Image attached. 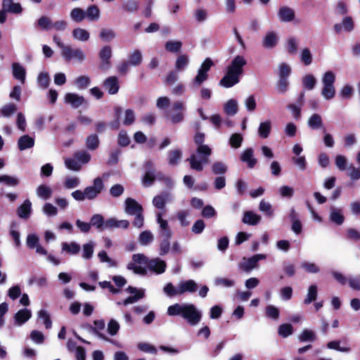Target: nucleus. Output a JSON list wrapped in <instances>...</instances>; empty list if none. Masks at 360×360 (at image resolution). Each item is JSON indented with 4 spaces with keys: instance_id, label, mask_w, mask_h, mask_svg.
<instances>
[{
    "instance_id": "nucleus-1",
    "label": "nucleus",
    "mask_w": 360,
    "mask_h": 360,
    "mask_svg": "<svg viewBox=\"0 0 360 360\" xmlns=\"http://www.w3.org/2000/svg\"><path fill=\"white\" fill-rule=\"evenodd\" d=\"M247 60L243 56H236L226 68V73L219 82V84L225 88H230L240 82V77L243 73V67Z\"/></svg>"
},
{
    "instance_id": "nucleus-2",
    "label": "nucleus",
    "mask_w": 360,
    "mask_h": 360,
    "mask_svg": "<svg viewBox=\"0 0 360 360\" xmlns=\"http://www.w3.org/2000/svg\"><path fill=\"white\" fill-rule=\"evenodd\" d=\"M167 314L169 316H181L191 326L197 325L202 318L201 312L193 304H174L168 307Z\"/></svg>"
},
{
    "instance_id": "nucleus-3",
    "label": "nucleus",
    "mask_w": 360,
    "mask_h": 360,
    "mask_svg": "<svg viewBox=\"0 0 360 360\" xmlns=\"http://www.w3.org/2000/svg\"><path fill=\"white\" fill-rule=\"evenodd\" d=\"M212 154V148L210 146L196 147L195 150L186 160L192 169L201 172L204 165L209 162V158Z\"/></svg>"
},
{
    "instance_id": "nucleus-4",
    "label": "nucleus",
    "mask_w": 360,
    "mask_h": 360,
    "mask_svg": "<svg viewBox=\"0 0 360 360\" xmlns=\"http://www.w3.org/2000/svg\"><path fill=\"white\" fill-rule=\"evenodd\" d=\"M53 41L60 49L61 56L66 61L70 62L74 60L78 63H82L85 60L86 55L81 49H74L70 45H65L57 35L53 37Z\"/></svg>"
},
{
    "instance_id": "nucleus-5",
    "label": "nucleus",
    "mask_w": 360,
    "mask_h": 360,
    "mask_svg": "<svg viewBox=\"0 0 360 360\" xmlns=\"http://www.w3.org/2000/svg\"><path fill=\"white\" fill-rule=\"evenodd\" d=\"M335 79L336 75L331 70L326 71L322 75L321 83L323 88L321 94L327 101L331 100L335 96Z\"/></svg>"
},
{
    "instance_id": "nucleus-6",
    "label": "nucleus",
    "mask_w": 360,
    "mask_h": 360,
    "mask_svg": "<svg viewBox=\"0 0 360 360\" xmlns=\"http://www.w3.org/2000/svg\"><path fill=\"white\" fill-rule=\"evenodd\" d=\"M134 263L147 265L148 270H165L167 265L165 261L160 258H155L148 261L147 257L143 254H135L132 257Z\"/></svg>"
},
{
    "instance_id": "nucleus-7",
    "label": "nucleus",
    "mask_w": 360,
    "mask_h": 360,
    "mask_svg": "<svg viewBox=\"0 0 360 360\" xmlns=\"http://www.w3.org/2000/svg\"><path fill=\"white\" fill-rule=\"evenodd\" d=\"M185 110V103L182 101H177L172 104L171 109L167 111L165 116L173 124L179 123L183 122L184 119V112Z\"/></svg>"
},
{
    "instance_id": "nucleus-8",
    "label": "nucleus",
    "mask_w": 360,
    "mask_h": 360,
    "mask_svg": "<svg viewBox=\"0 0 360 360\" xmlns=\"http://www.w3.org/2000/svg\"><path fill=\"white\" fill-rule=\"evenodd\" d=\"M214 65L210 58H207L201 64L198 70L196 76L191 80V84L193 86L198 87L205 82L209 77L208 72Z\"/></svg>"
},
{
    "instance_id": "nucleus-9",
    "label": "nucleus",
    "mask_w": 360,
    "mask_h": 360,
    "mask_svg": "<svg viewBox=\"0 0 360 360\" xmlns=\"http://www.w3.org/2000/svg\"><path fill=\"white\" fill-rule=\"evenodd\" d=\"M104 188L103 180L101 177L94 179L92 186L84 188V195L86 199L91 200L95 199Z\"/></svg>"
},
{
    "instance_id": "nucleus-10",
    "label": "nucleus",
    "mask_w": 360,
    "mask_h": 360,
    "mask_svg": "<svg viewBox=\"0 0 360 360\" xmlns=\"http://www.w3.org/2000/svg\"><path fill=\"white\" fill-rule=\"evenodd\" d=\"M26 245L30 250L35 249V252L38 255H47V250L40 245L39 238L35 233H30L27 236Z\"/></svg>"
},
{
    "instance_id": "nucleus-11",
    "label": "nucleus",
    "mask_w": 360,
    "mask_h": 360,
    "mask_svg": "<svg viewBox=\"0 0 360 360\" xmlns=\"http://www.w3.org/2000/svg\"><path fill=\"white\" fill-rule=\"evenodd\" d=\"M99 58L101 60V64L99 68L102 70H108L110 66V58L112 57V49L110 46H103L99 51Z\"/></svg>"
},
{
    "instance_id": "nucleus-12",
    "label": "nucleus",
    "mask_w": 360,
    "mask_h": 360,
    "mask_svg": "<svg viewBox=\"0 0 360 360\" xmlns=\"http://www.w3.org/2000/svg\"><path fill=\"white\" fill-rule=\"evenodd\" d=\"M144 168L146 172L142 178V184L144 186L149 187L152 186L156 179L153 163L151 161L146 162L144 165Z\"/></svg>"
},
{
    "instance_id": "nucleus-13",
    "label": "nucleus",
    "mask_w": 360,
    "mask_h": 360,
    "mask_svg": "<svg viewBox=\"0 0 360 360\" xmlns=\"http://www.w3.org/2000/svg\"><path fill=\"white\" fill-rule=\"evenodd\" d=\"M278 18L281 22H290L295 19V11L293 8L283 6L278 11Z\"/></svg>"
},
{
    "instance_id": "nucleus-14",
    "label": "nucleus",
    "mask_w": 360,
    "mask_h": 360,
    "mask_svg": "<svg viewBox=\"0 0 360 360\" xmlns=\"http://www.w3.org/2000/svg\"><path fill=\"white\" fill-rule=\"evenodd\" d=\"M162 212L156 213V221L160 229L159 234L160 237L171 238L172 235V231L169 227L167 221L162 219Z\"/></svg>"
},
{
    "instance_id": "nucleus-15",
    "label": "nucleus",
    "mask_w": 360,
    "mask_h": 360,
    "mask_svg": "<svg viewBox=\"0 0 360 360\" xmlns=\"http://www.w3.org/2000/svg\"><path fill=\"white\" fill-rule=\"evenodd\" d=\"M124 211L129 215H134L143 212L141 205L133 198H127L124 202Z\"/></svg>"
},
{
    "instance_id": "nucleus-16",
    "label": "nucleus",
    "mask_w": 360,
    "mask_h": 360,
    "mask_svg": "<svg viewBox=\"0 0 360 360\" xmlns=\"http://www.w3.org/2000/svg\"><path fill=\"white\" fill-rule=\"evenodd\" d=\"M172 200V196L169 192H162L155 195L153 199V205L158 210H164L167 202Z\"/></svg>"
},
{
    "instance_id": "nucleus-17",
    "label": "nucleus",
    "mask_w": 360,
    "mask_h": 360,
    "mask_svg": "<svg viewBox=\"0 0 360 360\" xmlns=\"http://www.w3.org/2000/svg\"><path fill=\"white\" fill-rule=\"evenodd\" d=\"M64 101L65 103L70 104L73 108H78L84 103V98L75 93H67L65 95Z\"/></svg>"
},
{
    "instance_id": "nucleus-18",
    "label": "nucleus",
    "mask_w": 360,
    "mask_h": 360,
    "mask_svg": "<svg viewBox=\"0 0 360 360\" xmlns=\"http://www.w3.org/2000/svg\"><path fill=\"white\" fill-rule=\"evenodd\" d=\"M354 22L350 16L343 18L341 23H337L334 25L333 29L336 33H340L342 30L351 32L354 30Z\"/></svg>"
},
{
    "instance_id": "nucleus-19",
    "label": "nucleus",
    "mask_w": 360,
    "mask_h": 360,
    "mask_svg": "<svg viewBox=\"0 0 360 360\" xmlns=\"http://www.w3.org/2000/svg\"><path fill=\"white\" fill-rule=\"evenodd\" d=\"M105 89L110 94H115L118 92L120 89V84L118 79L115 76H111L108 77L103 84Z\"/></svg>"
},
{
    "instance_id": "nucleus-20",
    "label": "nucleus",
    "mask_w": 360,
    "mask_h": 360,
    "mask_svg": "<svg viewBox=\"0 0 360 360\" xmlns=\"http://www.w3.org/2000/svg\"><path fill=\"white\" fill-rule=\"evenodd\" d=\"M129 226V221L126 219L117 220L115 218H110L105 221V227L109 229H127Z\"/></svg>"
},
{
    "instance_id": "nucleus-21",
    "label": "nucleus",
    "mask_w": 360,
    "mask_h": 360,
    "mask_svg": "<svg viewBox=\"0 0 360 360\" xmlns=\"http://www.w3.org/2000/svg\"><path fill=\"white\" fill-rule=\"evenodd\" d=\"M12 71L13 77L19 80L21 84H25L26 77L25 68L18 63H13L12 64Z\"/></svg>"
},
{
    "instance_id": "nucleus-22",
    "label": "nucleus",
    "mask_w": 360,
    "mask_h": 360,
    "mask_svg": "<svg viewBox=\"0 0 360 360\" xmlns=\"http://www.w3.org/2000/svg\"><path fill=\"white\" fill-rule=\"evenodd\" d=\"M81 250L80 245L76 242L67 243L64 242L61 244L62 252H65L70 255H76Z\"/></svg>"
},
{
    "instance_id": "nucleus-23",
    "label": "nucleus",
    "mask_w": 360,
    "mask_h": 360,
    "mask_svg": "<svg viewBox=\"0 0 360 360\" xmlns=\"http://www.w3.org/2000/svg\"><path fill=\"white\" fill-rule=\"evenodd\" d=\"M32 213V202L30 200H25L23 203L18 208L17 214L22 219H28Z\"/></svg>"
},
{
    "instance_id": "nucleus-24",
    "label": "nucleus",
    "mask_w": 360,
    "mask_h": 360,
    "mask_svg": "<svg viewBox=\"0 0 360 360\" xmlns=\"http://www.w3.org/2000/svg\"><path fill=\"white\" fill-rule=\"evenodd\" d=\"M254 151L252 148H246L240 155V160L246 162L249 168H253L257 164V159L254 158Z\"/></svg>"
},
{
    "instance_id": "nucleus-25",
    "label": "nucleus",
    "mask_w": 360,
    "mask_h": 360,
    "mask_svg": "<svg viewBox=\"0 0 360 360\" xmlns=\"http://www.w3.org/2000/svg\"><path fill=\"white\" fill-rule=\"evenodd\" d=\"M2 8L7 12L14 14H19L22 11L20 4L13 2V0H3Z\"/></svg>"
},
{
    "instance_id": "nucleus-26",
    "label": "nucleus",
    "mask_w": 360,
    "mask_h": 360,
    "mask_svg": "<svg viewBox=\"0 0 360 360\" xmlns=\"http://www.w3.org/2000/svg\"><path fill=\"white\" fill-rule=\"evenodd\" d=\"M266 256L264 255L258 254L252 256L248 259H243V265L244 266V270H252V269L257 268V262L262 259H265Z\"/></svg>"
},
{
    "instance_id": "nucleus-27",
    "label": "nucleus",
    "mask_w": 360,
    "mask_h": 360,
    "mask_svg": "<svg viewBox=\"0 0 360 360\" xmlns=\"http://www.w3.org/2000/svg\"><path fill=\"white\" fill-rule=\"evenodd\" d=\"M261 221V216L252 211H246L244 212L242 221L250 226H255Z\"/></svg>"
},
{
    "instance_id": "nucleus-28",
    "label": "nucleus",
    "mask_w": 360,
    "mask_h": 360,
    "mask_svg": "<svg viewBox=\"0 0 360 360\" xmlns=\"http://www.w3.org/2000/svg\"><path fill=\"white\" fill-rule=\"evenodd\" d=\"M330 220L336 225H341L345 221L342 210L339 208L331 207L329 215Z\"/></svg>"
},
{
    "instance_id": "nucleus-29",
    "label": "nucleus",
    "mask_w": 360,
    "mask_h": 360,
    "mask_svg": "<svg viewBox=\"0 0 360 360\" xmlns=\"http://www.w3.org/2000/svg\"><path fill=\"white\" fill-rule=\"evenodd\" d=\"M198 289V285L193 280H188L181 282L179 285V294L184 292H195Z\"/></svg>"
},
{
    "instance_id": "nucleus-30",
    "label": "nucleus",
    "mask_w": 360,
    "mask_h": 360,
    "mask_svg": "<svg viewBox=\"0 0 360 360\" xmlns=\"http://www.w3.org/2000/svg\"><path fill=\"white\" fill-rule=\"evenodd\" d=\"M34 145V139L29 135H23L18 141V146L20 150L31 148Z\"/></svg>"
},
{
    "instance_id": "nucleus-31",
    "label": "nucleus",
    "mask_w": 360,
    "mask_h": 360,
    "mask_svg": "<svg viewBox=\"0 0 360 360\" xmlns=\"http://www.w3.org/2000/svg\"><path fill=\"white\" fill-rule=\"evenodd\" d=\"M278 42V36L274 32H267L262 41V45L266 49L274 48Z\"/></svg>"
},
{
    "instance_id": "nucleus-32",
    "label": "nucleus",
    "mask_w": 360,
    "mask_h": 360,
    "mask_svg": "<svg viewBox=\"0 0 360 360\" xmlns=\"http://www.w3.org/2000/svg\"><path fill=\"white\" fill-rule=\"evenodd\" d=\"M32 316L31 311L27 309H20L14 316L15 321L18 325L27 322Z\"/></svg>"
},
{
    "instance_id": "nucleus-33",
    "label": "nucleus",
    "mask_w": 360,
    "mask_h": 360,
    "mask_svg": "<svg viewBox=\"0 0 360 360\" xmlns=\"http://www.w3.org/2000/svg\"><path fill=\"white\" fill-rule=\"evenodd\" d=\"M96 243L93 240H90L86 243L83 244L82 248V257L84 259H90L94 252Z\"/></svg>"
},
{
    "instance_id": "nucleus-34",
    "label": "nucleus",
    "mask_w": 360,
    "mask_h": 360,
    "mask_svg": "<svg viewBox=\"0 0 360 360\" xmlns=\"http://www.w3.org/2000/svg\"><path fill=\"white\" fill-rule=\"evenodd\" d=\"M91 226H94L98 231H101L104 229H107L105 227V221L101 214H94L90 219Z\"/></svg>"
},
{
    "instance_id": "nucleus-35",
    "label": "nucleus",
    "mask_w": 360,
    "mask_h": 360,
    "mask_svg": "<svg viewBox=\"0 0 360 360\" xmlns=\"http://www.w3.org/2000/svg\"><path fill=\"white\" fill-rule=\"evenodd\" d=\"M70 18L75 22H81L86 18V11L77 7L72 9L70 13Z\"/></svg>"
},
{
    "instance_id": "nucleus-36",
    "label": "nucleus",
    "mask_w": 360,
    "mask_h": 360,
    "mask_svg": "<svg viewBox=\"0 0 360 360\" xmlns=\"http://www.w3.org/2000/svg\"><path fill=\"white\" fill-rule=\"evenodd\" d=\"M72 37L76 40L84 42L89 39L90 34L86 30L77 27L73 30Z\"/></svg>"
},
{
    "instance_id": "nucleus-37",
    "label": "nucleus",
    "mask_w": 360,
    "mask_h": 360,
    "mask_svg": "<svg viewBox=\"0 0 360 360\" xmlns=\"http://www.w3.org/2000/svg\"><path fill=\"white\" fill-rule=\"evenodd\" d=\"M271 131V122L269 120L262 122L258 127V135L262 139H266Z\"/></svg>"
},
{
    "instance_id": "nucleus-38",
    "label": "nucleus",
    "mask_w": 360,
    "mask_h": 360,
    "mask_svg": "<svg viewBox=\"0 0 360 360\" xmlns=\"http://www.w3.org/2000/svg\"><path fill=\"white\" fill-rule=\"evenodd\" d=\"M190 62L189 57L186 54L179 56L175 62V69L176 71H184Z\"/></svg>"
},
{
    "instance_id": "nucleus-39",
    "label": "nucleus",
    "mask_w": 360,
    "mask_h": 360,
    "mask_svg": "<svg viewBox=\"0 0 360 360\" xmlns=\"http://www.w3.org/2000/svg\"><path fill=\"white\" fill-rule=\"evenodd\" d=\"M307 124L312 129H318L323 127L321 116L317 113L313 114L308 120Z\"/></svg>"
},
{
    "instance_id": "nucleus-40",
    "label": "nucleus",
    "mask_w": 360,
    "mask_h": 360,
    "mask_svg": "<svg viewBox=\"0 0 360 360\" xmlns=\"http://www.w3.org/2000/svg\"><path fill=\"white\" fill-rule=\"evenodd\" d=\"M318 295V288L316 285H311L308 288V292L306 297L303 300V303L306 305L314 302Z\"/></svg>"
},
{
    "instance_id": "nucleus-41",
    "label": "nucleus",
    "mask_w": 360,
    "mask_h": 360,
    "mask_svg": "<svg viewBox=\"0 0 360 360\" xmlns=\"http://www.w3.org/2000/svg\"><path fill=\"white\" fill-rule=\"evenodd\" d=\"M302 84L305 89L311 91L316 86V79L313 75L308 74L302 78Z\"/></svg>"
},
{
    "instance_id": "nucleus-42",
    "label": "nucleus",
    "mask_w": 360,
    "mask_h": 360,
    "mask_svg": "<svg viewBox=\"0 0 360 360\" xmlns=\"http://www.w3.org/2000/svg\"><path fill=\"white\" fill-rule=\"evenodd\" d=\"M86 11V18L90 21H96L100 18V10L96 5L89 6Z\"/></svg>"
},
{
    "instance_id": "nucleus-43",
    "label": "nucleus",
    "mask_w": 360,
    "mask_h": 360,
    "mask_svg": "<svg viewBox=\"0 0 360 360\" xmlns=\"http://www.w3.org/2000/svg\"><path fill=\"white\" fill-rule=\"evenodd\" d=\"M224 110L227 115L233 116L238 112V103L235 99L229 100L224 105Z\"/></svg>"
},
{
    "instance_id": "nucleus-44",
    "label": "nucleus",
    "mask_w": 360,
    "mask_h": 360,
    "mask_svg": "<svg viewBox=\"0 0 360 360\" xmlns=\"http://www.w3.org/2000/svg\"><path fill=\"white\" fill-rule=\"evenodd\" d=\"M129 61H127L132 66H138L141 64L143 56L141 51L136 49L129 55Z\"/></svg>"
},
{
    "instance_id": "nucleus-45",
    "label": "nucleus",
    "mask_w": 360,
    "mask_h": 360,
    "mask_svg": "<svg viewBox=\"0 0 360 360\" xmlns=\"http://www.w3.org/2000/svg\"><path fill=\"white\" fill-rule=\"evenodd\" d=\"M80 179L75 176H68L64 179L63 185L66 189H73L80 185Z\"/></svg>"
},
{
    "instance_id": "nucleus-46",
    "label": "nucleus",
    "mask_w": 360,
    "mask_h": 360,
    "mask_svg": "<svg viewBox=\"0 0 360 360\" xmlns=\"http://www.w3.org/2000/svg\"><path fill=\"white\" fill-rule=\"evenodd\" d=\"M94 324L95 326V327H92V326H90L91 330L96 333L97 335L104 340H108V338L103 333H99L98 330H101L103 329H104L105 328V321L103 320V319H101V320H95L94 321Z\"/></svg>"
},
{
    "instance_id": "nucleus-47",
    "label": "nucleus",
    "mask_w": 360,
    "mask_h": 360,
    "mask_svg": "<svg viewBox=\"0 0 360 360\" xmlns=\"http://www.w3.org/2000/svg\"><path fill=\"white\" fill-rule=\"evenodd\" d=\"M50 81L51 79L48 72H40L38 75L37 84L40 88L43 89H47L49 86Z\"/></svg>"
},
{
    "instance_id": "nucleus-48",
    "label": "nucleus",
    "mask_w": 360,
    "mask_h": 360,
    "mask_svg": "<svg viewBox=\"0 0 360 360\" xmlns=\"http://www.w3.org/2000/svg\"><path fill=\"white\" fill-rule=\"evenodd\" d=\"M37 194L39 198L44 200H47L51 198L52 195V190L48 186L40 185L37 189Z\"/></svg>"
},
{
    "instance_id": "nucleus-49",
    "label": "nucleus",
    "mask_w": 360,
    "mask_h": 360,
    "mask_svg": "<svg viewBox=\"0 0 360 360\" xmlns=\"http://www.w3.org/2000/svg\"><path fill=\"white\" fill-rule=\"evenodd\" d=\"M153 239V234L150 231H142L139 236V241L142 245H149Z\"/></svg>"
},
{
    "instance_id": "nucleus-50",
    "label": "nucleus",
    "mask_w": 360,
    "mask_h": 360,
    "mask_svg": "<svg viewBox=\"0 0 360 360\" xmlns=\"http://www.w3.org/2000/svg\"><path fill=\"white\" fill-rule=\"evenodd\" d=\"M316 339V336L315 333L309 329H304L302 330V333L300 334L299 337V340L300 342H314Z\"/></svg>"
},
{
    "instance_id": "nucleus-51",
    "label": "nucleus",
    "mask_w": 360,
    "mask_h": 360,
    "mask_svg": "<svg viewBox=\"0 0 360 360\" xmlns=\"http://www.w3.org/2000/svg\"><path fill=\"white\" fill-rule=\"evenodd\" d=\"M90 83V77L86 75H81L78 77L75 81V84L79 89H84L87 88Z\"/></svg>"
},
{
    "instance_id": "nucleus-52",
    "label": "nucleus",
    "mask_w": 360,
    "mask_h": 360,
    "mask_svg": "<svg viewBox=\"0 0 360 360\" xmlns=\"http://www.w3.org/2000/svg\"><path fill=\"white\" fill-rule=\"evenodd\" d=\"M312 54L309 48H304L300 53V60L304 65H309L312 63Z\"/></svg>"
},
{
    "instance_id": "nucleus-53",
    "label": "nucleus",
    "mask_w": 360,
    "mask_h": 360,
    "mask_svg": "<svg viewBox=\"0 0 360 360\" xmlns=\"http://www.w3.org/2000/svg\"><path fill=\"white\" fill-rule=\"evenodd\" d=\"M86 147L90 150H95L99 146V139L96 134L89 135L86 140Z\"/></svg>"
},
{
    "instance_id": "nucleus-54",
    "label": "nucleus",
    "mask_w": 360,
    "mask_h": 360,
    "mask_svg": "<svg viewBox=\"0 0 360 360\" xmlns=\"http://www.w3.org/2000/svg\"><path fill=\"white\" fill-rule=\"evenodd\" d=\"M181 158V151L179 149H175L169 151L168 162L171 165H176Z\"/></svg>"
},
{
    "instance_id": "nucleus-55",
    "label": "nucleus",
    "mask_w": 360,
    "mask_h": 360,
    "mask_svg": "<svg viewBox=\"0 0 360 360\" xmlns=\"http://www.w3.org/2000/svg\"><path fill=\"white\" fill-rule=\"evenodd\" d=\"M52 20L47 16L40 17L37 22V25L44 30L51 29Z\"/></svg>"
},
{
    "instance_id": "nucleus-56",
    "label": "nucleus",
    "mask_w": 360,
    "mask_h": 360,
    "mask_svg": "<svg viewBox=\"0 0 360 360\" xmlns=\"http://www.w3.org/2000/svg\"><path fill=\"white\" fill-rule=\"evenodd\" d=\"M182 46V43L179 41H168L165 43V49L172 53H177L179 51Z\"/></svg>"
},
{
    "instance_id": "nucleus-57",
    "label": "nucleus",
    "mask_w": 360,
    "mask_h": 360,
    "mask_svg": "<svg viewBox=\"0 0 360 360\" xmlns=\"http://www.w3.org/2000/svg\"><path fill=\"white\" fill-rule=\"evenodd\" d=\"M216 286L230 288L234 285V281L228 278L217 277L214 280Z\"/></svg>"
},
{
    "instance_id": "nucleus-58",
    "label": "nucleus",
    "mask_w": 360,
    "mask_h": 360,
    "mask_svg": "<svg viewBox=\"0 0 360 360\" xmlns=\"http://www.w3.org/2000/svg\"><path fill=\"white\" fill-rule=\"evenodd\" d=\"M293 332V327L290 323H283L278 327V333L283 338L290 335Z\"/></svg>"
},
{
    "instance_id": "nucleus-59",
    "label": "nucleus",
    "mask_w": 360,
    "mask_h": 360,
    "mask_svg": "<svg viewBox=\"0 0 360 360\" xmlns=\"http://www.w3.org/2000/svg\"><path fill=\"white\" fill-rule=\"evenodd\" d=\"M265 314L266 317L276 320L279 317L280 311L277 307L270 304L266 307Z\"/></svg>"
},
{
    "instance_id": "nucleus-60",
    "label": "nucleus",
    "mask_w": 360,
    "mask_h": 360,
    "mask_svg": "<svg viewBox=\"0 0 360 360\" xmlns=\"http://www.w3.org/2000/svg\"><path fill=\"white\" fill-rule=\"evenodd\" d=\"M17 110V107L13 103H8L5 105L0 110L2 116L8 117Z\"/></svg>"
},
{
    "instance_id": "nucleus-61",
    "label": "nucleus",
    "mask_w": 360,
    "mask_h": 360,
    "mask_svg": "<svg viewBox=\"0 0 360 360\" xmlns=\"http://www.w3.org/2000/svg\"><path fill=\"white\" fill-rule=\"evenodd\" d=\"M243 138L240 134H233L229 139V144L232 148H238L241 146Z\"/></svg>"
},
{
    "instance_id": "nucleus-62",
    "label": "nucleus",
    "mask_w": 360,
    "mask_h": 360,
    "mask_svg": "<svg viewBox=\"0 0 360 360\" xmlns=\"http://www.w3.org/2000/svg\"><path fill=\"white\" fill-rule=\"evenodd\" d=\"M212 172L214 174H224L227 172V166L222 162H216L212 166Z\"/></svg>"
},
{
    "instance_id": "nucleus-63",
    "label": "nucleus",
    "mask_w": 360,
    "mask_h": 360,
    "mask_svg": "<svg viewBox=\"0 0 360 360\" xmlns=\"http://www.w3.org/2000/svg\"><path fill=\"white\" fill-rule=\"evenodd\" d=\"M259 210L269 217H271L273 215L274 211L271 205L264 200H262L260 201L259 205Z\"/></svg>"
},
{
    "instance_id": "nucleus-64",
    "label": "nucleus",
    "mask_w": 360,
    "mask_h": 360,
    "mask_svg": "<svg viewBox=\"0 0 360 360\" xmlns=\"http://www.w3.org/2000/svg\"><path fill=\"white\" fill-rule=\"evenodd\" d=\"M116 36L115 31L112 29H101L99 37L101 39L107 41H111Z\"/></svg>"
}]
</instances>
